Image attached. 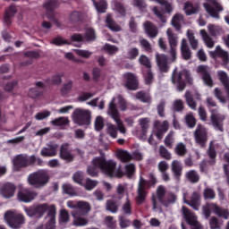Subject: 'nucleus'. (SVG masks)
Here are the masks:
<instances>
[{
  "label": "nucleus",
  "instance_id": "nucleus-60",
  "mask_svg": "<svg viewBox=\"0 0 229 229\" xmlns=\"http://www.w3.org/2000/svg\"><path fill=\"white\" fill-rule=\"evenodd\" d=\"M98 183H99V182H98L96 180L87 178L84 187H85L86 191H92V190L96 189V187H98Z\"/></svg>",
  "mask_w": 229,
  "mask_h": 229
},
{
  "label": "nucleus",
  "instance_id": "nucleus-17",
  "mask_svg": "<svg viewBox=\"0 0 229 229\" xmlns=\"http://www.w3.org/2000/svg\"><path fill=\"white\" fill-rule=\"evenodd\" d=\"M156 62L160 72H169L171 66L169 65V56L165 54H156Z\"/></svg>",
  "mask_w": 229,
  "mask_h": 229
},
{
  "label": "nucleus",
  "instance_id": "nucleus-2",
  "mask_svg": "<svg viewBox=\"0 0 229 229\" xmlns=\"http://www.w3.org/2000/svg\"><path fill=\"white\" fill-rule=\"evenodd\" d=\"M178 197L173 191H167L164 185H159L157 188L156 195H152L151 201H152V210L154 212H159V214L164 213L165 208H169L171 205H174Z\"/></svg>",
  "mask_w": 229,
  "mask_h": 229
},
{
  "label": "nucleus",
  "instance_id": "nucleus-18",
  "mask_svg": "<svg viewBox=\"0 0 229 229\" xmlns=\"http://www.w3.org/2000/svg\"><path fill=\"white\" fill-rule=\"evenodd\" d=\"M209 55L211 58L216 60V58H221L223 62V65H228L229 64V54L227 51H225L223 48H221L220 46H217L215 49V51L209 52Z\"/></svg>",
  "mask_w": 229,
  "mask_h": 229
},
{
  "label": "nucleus",
  "instance_id": "nucleus-6",
  "mask_svg": "<svg viewBox=\"0 0 229 229\" xmlns=\"http://www.w3.org/2000/svg\"><path fill=\"white\" fill-rule=\"evenodd\" d=\"M28 182L30 185L36 187L37 189L40 187H45L49 183V172L47 170L40 169L29 174Z\"/></svg>",
  "mask_w": 229,
  "mask_h": 229
},
{
  "label": "nucleus",
  "instance_id": "nucleus-9",
  "mask_svg": "<svg viewBox=\"0 0 229 229\" xmlns=\"http://www.w3.org/2000/svg\"><path fill=\"white\" fill-rule=\"evenodd\" d=\"M90 119L92 115L89 110L77 108L73 112V121L79 126H89Z\"/></svg>",
  "mask_w": 229,
  "mask_h": 229
},
{
  "label": "nucleus",
  "instance_id": "nucleus-15",
  "mask_svg": "<svg viewBox=\"0 0 229 229\" xmlns=\"http://www.w3.org/2000/svg\"><path fill=\"white\" fill-rule=\"evenodd\" d=\"M197 72L201 77L204 85L207 87H214V80L212 79V74L210 73V68L207 65L199 64L197 67Z\"/></svg>",
  "mask_w": 229,
  "mask_h": 229
},
{
  "label": "nucleus",
  "instance_id": "nucleus-27",
  "mask_svg": "<svg viewBox=\"0 0 229 229\" xmlns=\"http://www.w3.org/2000/svg\"><path fill=\"white\" fill-rule=\"evenodd\" d=\"M15 13H17V7L13 4L10 5L5 10L4 16V21L5 22V24L7 26L12 25V19H13V17H15Z\"/></svg>",
  "mask_w": 229,
  "mask_h": 229
},
{
  "label": "nucleus",
  "instance_id": "nucleus-3",
  "mask_svg": "<svg viewBox=\"0 0 229 229\" xmlns=\"http://www.w3.org/2000/svg\"><path fill=\"white\" fill-rule=\"evenodd\" d=\"M13 165L14 171L19 172L21 169L33 165L42 167L44 166V160L40 157H37L35 155L29 156L28 154H19L14 157Z\"/></svg>",
  "mask_w": 229,
  "mask_h": 229
},
{
  "label": "nucleus",
  "instance_id": "nucleus-64",
  "mask_svg": "<svg viewBox=\"0 0 229 229\" xmlns=\"http://www.w3.org/2000/svg\"><path fill=\"white\" fill-rule=\"evenodd\" d=\"M139 56V48L131 47L127 50V58L129 60H135Z\"/></svg>",
  "mask_w": 229,
  "mask_h": 229
},
{
  "label": "nucleus",
  "instance_id": "nucleus-35",
  "mask_svg": "<svg viewBox=\"0 0 229 229\" xmlns=\"http://www.w3.org/2000/svg\"><path fill=\"white\" fill-rule=\"evenodd\" d=\"M216 208H217V205L214 203H207L205 206H203L202 210L206 219H208V217H210V215L212 214V212L216 214Z\"/></svg>",
  "mask_w": 229,
  "mask_h": 229
},
{
  "label": "nucleus",
  "instance_id": "nucleus-10",
  "mask_svg": "<svg viewBox=\"0 0 229 229\" xmlns=\"http://www.w3.org/2000/svg\"><path fill=\"white\" fill-rule=\"evenodd\" d=\"M161 6H163V9L158 8L157 6L153 7V13L159 19V21L163 23L167 22V18H165V13H168V15H171L173 13V5L169 4L168 1H157Z\"/></svg>",
  "mask_w": 229,
  "mask_h": 229
},
{
  "label": "nucleus",
  "instance_id": "nucleus-55",
  "mask_svg": "<svg viewBox=\"0 0 229 229\" xmlns=\"http://www.w3.org/2000/svg\"><path fill=\"white\" fill-rule=\"evenodd\" d=\"M215 214L216 216H217L218 217H222L223 219H229V210L222 208L217 205L216 208Z\"/></svg>",
  "mask_w": 229,
  "mask_h": 229
},
{
  "label": "nucleus",
  "instance_id": "nucleus-23",
  "mask_svg": "<svg viewBox=\"0 0 229 229\" xmlns=\"http://www.w3.org/2000/svg\"><path fill=\"white\" fill-rule=\"evenodd\" d=\"M90 212V204L89 202L80 200L76 202V208L72 214H80L81 216H87Z\"/></svg>",
  "mask_w": 229,
  "mask_h": 229
},
{
  "label": "nucleus",
  "instance_id": "nucleus-50",
  "mask_svg": "<svg viewBox=\"0 0 229 229\" xmlns=\"http://www.w3.org/2000/svg\"><path fill=\"white\" fill-rule=\"evenodd\" d=\"M117 157L123 163L130 162L132 158L131 154L126 150H120L117 153Z\"/></svg>",
  "mask_w": 229,
  "mask_h": 229
},
{
  "label": "nucleus",
  "instance_id": "nucleus-44",
  "mask_svg": "<svg viewBox=\"0 0 229 229\" xmlns=\"http://www.w3.org/2000/svg\"><path fill=\"white\" fill-rule=\"evenodd\" d=\"M182 21H183V15L182 14H175L172 18V25L175 28L176 31H180L182 30V24L180 23Z\"/></svg>",
  "mask_w": 229,
  "mask_h": 229
},
{
  "label": "nucleus",
  "instance_id": "nucleus-49",
  "mask_svg": "<svg viewBox=\"0 0 229 229\" xmlns=\"http://www.w3.org/2000/svg\"><path fill=\"white\" fill-rule=\"evenodd\" d=\"M84 38L86 42H94L96 40V30L92 28L86 29Z\"/></svg>",
  "mask_w": 229,
  "mask_h": 229
},
{
  "label": "nucleus",
  "instance_id": "nucleus-26",
  "mask_svg": "<svg viewBox=\"0 0 229 229\" xmlns=\"http://www.w3.org/2000/svg\"><path fill=\"white\" fill-rule=\"evenodd\" d=\"M59 157L62 160H65V162H72L74 160V156L69 150V145L64 144L60 148Z\"/></svg>",
  "mask_w": 229,
  "mask_h": 229
},
{
  "label": "nucleus",
  "instance_id": "nucleus-1",
  "mask_svg": "<svg viewBox=\"0 0 229 229\" xmlns=\"http://www.w3.org/2000/svg\"><path fill=\"white\" fill-rule=\"evenodd\" d=\"M25 212L29 217H44L47 213L46 219L48 221L46 224V229H55V225H56V206L55 204H38L30 208H26Z\"/></svg>",
  "mask_w": 229,
  "mask_h": 229
},
{
  "label": "nucleus",
  "instance_id": "nucleus-40",
  "mask_svg": "<svg viewBox=\"0 0 229 229\" xmlns=\"http://www.w3.org/2000/svg\"><path fill=\"white\" fill-rule=\"evenodd\" d=\"M200 34L202 35V38H203L207 47H209V49H212V47H214V46H215L214 39H212V38H210V36H208V34L207 33V30H201Z\"/></svg>",
  "mask_w": 229,
  "mask_h": 229
},
{
  "label": "nucleus",
  "instance_id": "nucleus-63",
  "mask_svg": "<svg viewBox=\"0 0 229 229\" xmlns=\"http://www.w3.org/2000/svg\"><path fill=\"white\" fill-rule=\"evenodd\" d=\"M139 62H140V65H143L147 69H151V61L149 60L148 57H147L146 55H141L139 57Z\"/></svg>",
  "mask_w": 229,
  "mask_h": 229
},
{
  "label": "nucleus",
  "instance_id": "nucleus-53",
  "mask_svg": "<svg viewBox=\"0 0 229 229\" xmlns=\"http://www.w3.org/2000/svg\"><path fill=\"white\" fill-rule=\"evenodd\" d=\"M187 37L191 45V49L196 50L198 49V39L194 37V33H192V30L187 31Z\"/></svg>",
  "mask_w": 229,
  "mask_h": 229
},
{
  "label": "nucleus",
  "instance_id": "nucleus-4",
  "mask_svg": "<svg viewBox=\"0 0 229 229\" xmlns=\"http://www.w3.org/2000/svg\"><path fill=\"white\" fill-rule=\"evenodd\" d=\"M92 165L98 167L106 176L114 178V175L115 174V168L117 167V162L114 161V159L106 160V157L102 156L94 157L92 160Z\"/></svg>",
  "mask_w": 229,
  "mask_h": 229
},
{
  "label": "nucleus",
  "instance_id": "nucleus-41",
  "mask_svg": "<svg viewBox=\"0 0 229 229\" xmlns=\"http://www.w3.org/2000/svg\"><path fill=\"white\" fill-rule=\"evenodd\" d=\"M93 3L98 13H105L106 12V8H108L106 1H94Z\"/></svg>",
  "mask_w": 229,
  "mask_h": 229
},
{
  "label": "nucleus",
  "instance_id": "nucleus-37",
  "mask_svg": "<svg viewBox=\"0 0 229 229\" xmlns=\"http://www.w3.org/2000/svg\"><path fill=\"white\" fill-rule=\"evenodd\" d=\"M106 24L111 31H121V27L115 23V21L112 18V14H108L106 16Z\"/></svg>",
  "mask_w": 229,
  "mask_h": 229
},
{
  "label": "nucleus",
  "instance_id": "nucleus-16",
  "mask_svg": "<svg viewBox=\"0 0 229 229\" xmlns=\"http://www.w3.org/2000/svg\"><path fill=\"white\" fill-rule=\"evenodd\" d=\"M204 8L213 19H219V12H223V5L217 1H212L211 4L204 3Z\"/></svg>",
  "mask_w": 229,
  "mask_h": 229
},
{
  "label": "nucleus",
  "instance_id": "nucleus-43",
  "mask_svg": "<svg viewBox=\"0 0 229 229\" xmlns=\"http://www.w3.org/2000/svg\"><path fill=\"white\" fill-rule=\"evenodd\" d=\"M174 153L177 157H185L187 155V147L182 142H180L175 146Z\"/></svg>",
  "mask_w": 229,
  "mask_h": 229
},
{
  "label": "nucleus",
  "instance_id": "nucleus-22",
  "mask_svg": "<svg viewBox=\"0 0 229 229\" xmlns=\"http://www.w3.org/2000/svg\"><path fill=\"white\" fill-rule=\"evenodd\" d=\"M18 199L22 201L23 203H30L35 199L37 193L35 191H31L28 189H22L18 192Z\"/></svg>",
  "mask_w": 229,
  "mask_h": 229
},
{
  "label": "nucleus",
  "instance_id": "nucleus-7",
  "mask_svg": "<svg viewBox=\"0 0 229 229\" xmlns=\"http://www.w3.org/2000/svg\"><path fill=\"white\" fill-rule=\"evenodd\" d=\"M183 76L187 83L192 85V77H191V73H189V72H177L175 68L172 73V83L174 85H177V90H179V92H182V90H185V87H187V84L183 80Z\"/></svg>",
  "mask_w": 229,
  "mask_h": 229
},
{
  "label": "nucleus",
  "instance_id": "nucleus-5",
  "mask_svg": "<svg viewBox=\"0 0 229 229\" xmlns=\"http://www.w3.org/2000/svg\"><path fill=\"white\" fill-rule=\"evenodd\" d=\"M157 184V178L153 174H150L149 175V181H147L142 176L140 178V182L138 184V191H137V197H136V202L138 205H143L144 201H146V199L148 198V191H146V188L149 189L151 185Z\"/></svg>",
  "mask_w": 229,
  "mask_h": 229
},
{
  "label": "nucleus",
  "instance_id": "nucleus-8",
  "mask_svg": "<svg viewBox=\"0 0 229 229\" xmlns=\"http://www.w3.org/2000/svg\"><path fill=\"white\" fill-rule=\"evenodd\" d=\"M107 114L114 119V123H116L120 133H126V128L124 127L123 121H121V114L115 105V98H113L109 103Z\"/></svg>",
  "mask_w": 229,
  "mask_h": 229
},
{
  "label": "nucleus",
  "instance_id": "nucleus-36",
  "mask_svg": "<svg viewBox=\"0 0 229 229\" xmlns=\"http://www.w3.org/2000/svg\"><path fill=\"white\" fill-rule=\"evenodd\" d=\"M136 99H139L141 103H151V95L149 92L140 90L136 93Z\"/></svg>",
  "mask_w": 229,
  "mask_h": 229
},
{
  "label": "nucleus",
  "instance_id": "nucleus-31",
  "mask_svg": "<svg viewBox=\"0 0 229 229\" xmlns=\"http://www.w3.org/2000/svg\"><path fill=\"white\" fill-rule=\"evenodd\" d=\"M218 80L222 83L226 94L227 98H229V78L228 73L225 71H218L217 72Z\"/></svg>",
  "mask_w": 229,
  "mask_h": 229
},
{
  "label": "nucleus",
  "instance_id": "nucleus-21",
  "mask_svg": "<svg viewBox=\"0 0 229 229\" xmlns=\"http://www.w3.org/2000/svg\"><path fill=\"white\" fill-rule=\"evenodd\" d=\"M17 187L12 182H6L0 188V194L3 198H13Z\"/></svg>",
  "mask_w": 229,
  "mask_h": 229
},
{
  "label": "nucleus",
  "instance_id": "nucleus-45",
  "mask_svg": "<svg viewBox=\"0 0 229 229\" xmlns=\"http://www.w3.org/2000/svg\"><path fill=\"white\" fill-rule=\"evenodd\" d=\"M24 56L26 58H30L28 61H24L23 64L24 65H30V64H32V60L33 58H39L40 54H38V52L37 51H27L24 53Z\"/></svg>",
  "mask_w": 229,
  "mask_h": 229
},
{
  "label": "nucleus",
  "instance_id": "nucleus-42",
  "mask_svg": "<svg viewBox=\"0 0 229 229\" xmlns=\"http://www.w3.org/2000/svg\"><path fill=\"white\" fill-rule=\"evenodd\" d=\"M184 121L188 128H191V129L195 128L196 123H198V121L196 120V117H194V114L192 113L187 114L184 117Z\"/></svg>",
  "mask_w": 229,
  "mask_h": 229
},
{
  "label": "nucleus",
  "instance_id": "nucleus-51",
  "mask_svg": "<svg viewBox=\"0 0 229 229\" xmlns=\"http://www.w3.org/2000/svg\"><path fill=\"white\" fill-rule=\"evenodd\" d=\"M51 124L53 126H67L69 124V118L64 116L55 118L51 122Z\"/></svg>",
  "mask_w": 229,
  "mask_h": 229
},
{
  "label": "nucleus",
  "instance_id": "nucleus-25",
  "mask_svg": "<svg viewBox=\"0 0 229 229\" xmlns=\"http://www.w3.org/2000/svg\"><path fill=\"white\" fill-rule=\"evenodd\" d=\"M44 8L47 12V17L49 21H55V10L58 8V2L49 1L44 4Z\"/></svg>",
  "mask_w": 229,
  "mask_h": 229
},
{
  "label": "nucleus",
  "instance_id": "nucleus-34",
  "mask_svg": "<svg viewBox=\"0 0 229 229\" xmlns=\"http://www.w3.org/2000/svg\"><path fill=\"white\" fill-rule=\"evenodd\" d=\"M106 208L112 214H117L119 212V202L114 199H108L106 203Z\"/></svg>",
  "mask_w": 229,
  "mask_h": 229
},
{
  "label": "nucleus",
  "instance_id": "nucleus-24",
  "mask_svg": "<svg viewBox=\"0 0 229 229\" xmlns=\"http://www.w3.org/2000/svg\"><path fill=\"white\" fill-rule=\"evenodd\" d=\"M145 33L149 37V38H157L158 36V28L153 24L151 21H145L144 24Z\"/></svg>",
  "mask_w": 229,
  "mask_h": 229
},
{
  "label": "nucleus",
  "instance_id": "nucleus-32",
  "mask_svg": "<svg viewBox=\"0 0 229 229\" xmlns=\"http://www.w3.org/2000/svg\"><path fill=\"white\" fill-rule=\"evenodd\" d=\"M72 216L73 217L74 226H87V225H89V220H87L84 217L85 215H80L78 213H72Z\"/></svg>",
  "mask_w": 229,
  "mask_h": 229
},
{
  "label": "nucleus",
  "instance_id": "nucleus-29",
  "mask_svg": "<svg viewBox=\"0 0 229 229\" xmlns=\"http://www.w3.org/2000/svg\"><path fill=\"white\" fill-rule=\"evenodd\" d=\"M171 167L174 178H175V180H180L183 172V166L182 165V162L178 160H174L172 162Z\"/></svg>",
  "mask_w": 229,
  "mask_h": 229
},
{
  "label": "nucleus",
  "instance_id": "nucleus-33",
  "mask_svg": "<svg viewBox=\"0 0 229 229\" xmlns=\"http://www.w3.org/2000/svg\"><path fill=\"white\" fill-rule=\"evenodd\" d=\"M69 21L72 22V24L83 22L85 21V13L81 12L74 11L70 14Z\"/></svg>",
  "mask_w": 229,
  "mask_h": 229
},
{
  "label": "nucleus",
  "instance_id": "nucleus-13",
  "mask_svg": "<svg viewBox=\"0 0 229 229\" xmlns=\"http://www.w3.org/2000/svg\"><path fill=\"white\" fill-rule=\"evenodd\" d=\"M210 121L212 123V126L215 128V130H218V131H224L225 129L223 126H225V120L226 119V116L223 114H220L217 112V109H210Z\"/></svg>",
  "mask_w": 229,
  "mask_h": 229
},
{
  "label": "nucleus",
  "instance_id": "nucleus-59",
  "mask_svg": "<svg viewBox=\"0 0 229 229\" xmlns=\"http://www.w3.org/2000/svg\"><path fill=\"white\" fill-rule=\"evenodd\" d=\"M184 12L186 15H192L198 12V7H195L191 2H186L184 4Z\"/></svg>",
  "mask_w": 229,
  "mask_h": 229
},
{
  "label": "nucleus",
  "instance_id": "nucleus-61",
  "mask_svg": "<svg viewBox=\"0 0 229 229\" xmlns=\"http://www.w3.org/2000/svg\"><path fill=\"white\" fill-rule=\"evenodd\" d=\"M203 197L204 199H216V191L212 188H205Z\"/></svg>",
  "mask_w": 229,
  "mask_h": 229
},
{
  "label": "nucleus",
  "instance_id": "nucleus-28",
  "mask_svg": "<svg viewBox=\"0 0 229 229\" xmlns=\"http://www.w3.org/2000/svg\"><path fill=\"white\" fill-rule=\"evenodd\" d=\"M56 149H58V145L50 143L41 149L40 155L41 157H56Z\"/></svg>",
  "mask_w": 229,
  "mask_h": 229
},
{
  "label": "nucleus",
  "instance_id": "nucleus-48",
  "mask_svg": "<svg viewBox=\"0 0 229 229\" xmlns=\"http://www.w3.org/2000/svg\"><path fill=\"white\" fill-rule=\"evenodd\" d=\"M208 30L211 37H217L218 35H221V33H223V29H221L220 26L215 24H209L208 26Z\"/></svg>",
  "mask_w": 229,
  "mask_h": 229
},
{
  "label": "nucleus",
  "instance_id": "nucleus-58",
  "mask_svg": "<svg viewBox=\"0 0 229 229\" xmlns=\"http://www.w3.org/2000/svg\"><path fill=\"white\" fill-rule=\"evenodd\" d=\"M124 169L125 176H127V178H133V175L135 174V165L128 164L125 165Z\"/></svg>",
  "mask_w": 229,
  "mask_h": 229
},
{
  "label": "nucleus",
  "instance_id": "nucleus-11",
  "mask_svg": "<svg viewBox=\"0 0 229 229\" xmlns=\"http://www.w3.org/2000/svg\"><path fill=\"white\" fill-rule=\"evenodd\" d=\"M4 219L8 225L13 229H20L24 225V216L7 211L4 214Z\"/></svg>",
  "mask_w": 229,
  "mask_h": 229
},
{
  "label": "nucleus",
  "instance_id": "nucleus-30",
  "mask_svg": "<svg viewBox=\"0 0 229 229\" xmlns=\"http://www.w3.org/2000/svg\"><path fill=\"white\" fill-rule=\"evenodd\" d=\"M181 55L183 60H191L192 58V52L187 44V39L182 38L181 43Z\"/></svg>",
  "mask_w": 229,
  "mask_h": 229
},
{
  "label": "nucleus",
  "instance_id": "nucleus-19",
  "mask_svg": "<svg viewBox=\"0 0 229 229\" xmlns=\"http://www.w3.org/2000/svg\"><path fill=\"white\" fill-rule=\"evenodd\" d=\"M125 87L128 90H137L139 89V80L137 76L131 72L124 73Z\"/></svg>",
  "mask_w": 229,
  "mask_h": 229
},
{
  "label": "nucleus",
  "instance_id": "nucleus-12",
  "mask_svg": "<svg viewBox=\"0 0 229 229\" xmlns=\"http://www.w3.org/2000/svg\"><path fill=\"white\" fill-rule=\"evenodd\" d=\"M166 34L168 37V42L170 49L168 54L170 55V62L174 64L177 60L176 56V47H178V36L173 32V29H167Z\"/></svg>",
  "mask_w": 229,
  "mask_h": 229
},
{
  "label": "nucleus",
  "instance_id": "nucleus-20",
  "mask_svg": "<svg viewBox=\"0 0 229 229\" xmlns=\"http://www.w3.org/2000/svg\"><path fill=\"white\" fill-rule=\"evenodd\" d=\"M184 203L193 208V210H199L201 205V195L199 191H193L190 199H184Z\"/></svg>",
  "mask_w": 229,
  "mask_h": 229
},
{
  "label": "nucleus",
  "instance_id": "nucleus-38",
  "mask_svg": "<svg viewBox=\"0 0 229 229\" xmlns=\"http://www.w3.org/2000/svg\"><path fill=\"white\" fill-rule=\"evenodd\" d=\"M64 74L56 73L46 80L47 85H60L62 83V78Z\"/></svg>",
  "mask_w": 229,
  "mask_h": 229
},
{
  "label": "nucleus",
  "instance_id": "nucleus-54",
  "mask_svg": "<svg viewBox=\"0 0 229 229\" xmlns=\"http://www.w3.org/2000/svg\"><path fill=\"white\" fill-rule=\"evenodd\" d=\"M139 43H140V47L146 53H151V51L153 50V48L151 47V43H149L148 39H146V38H140L139 39Z\"/></svg>",
  "mask_w": 229,
  "mask_h": 229
},
{
  "label": "nucleus",
  "instance_id": "nucleus-14",
  "mask_svg": "<svg viewBox=\"0 0 229 229\" xmlns=\"http://www.w3.org/2000/svg\"><path fill=\"white\" fill-rule=\"evenodd\" d=\"M193 137L196 144H199L201 148H205V144H207V141L208 140V132L207 131V128H205L203 124L199 123L193 132Z\"/></svg>",
  "mask_w": 229,
  "mask_h": 229
},
{
  "label": "nucleus",
  "instance_id": "nucleus-56",
  "mask_svg": "<svg viewBox=\"0 0 229 229\" xmlns=\"http://www.w3.org/2000/svg\"><path fill=\"white\" fill-rule=\"evenodd\" d=\"M208 155L210 158L208 161L209 165H216V157H217V152L216 151V148L210 146L208 150Z\"/></svg>",
  "mask_w": 229,
  "mask_h": 229
},
{
  "label": "nucleus",
  "instance_id": "nucleus-52",
  "mask_svg": "<svg viewBox=\"0 0 229 229\" xmlns=\"http://www.w3.org/2000/svg\"><path fill=\"white\" fill-rule=\"evenodd\" d=\"M165 146L168 148V149H173V146L174 144V133L170 131L165 138Z\"/></svg>",
  "mask_w": 229,
  "mask_h": 229
},
{
  "label": "nucleus",
  "instance_id": "nucleus-57",
  "mask_svg": "<svg viewBox=\"0 0 229 229\" xmlns=\"http://www.w3.org/2000/svg\"><path fill=\"white\" fill-rule=\"evenodd\" d=\"M140 125L141 126L142 135L146 136L148 129L149 128V118H141L139 120Z\"/></svg>",
  "mask_w": 229,
  "mask_h": 229
},
{
  "label": "nucleus",
  "instance_id": "nucleus-39",
  "mask_svg": "<svg viewBox=\"0 0 229 229\" xmlns=\"http://www.w3.org/2000/svg\"><path fill=\"white\" fill-rule=\"evenodd\" d=\"M185 176L191 183H198V182H199V174L196 170L188 171Z\"/></svg>",
  "mask_w": 229,
  "mask_h": 229
},
{
  "label": "nucleus",
  "instance_id": "nucleus-46",
  "mask_svg": "<svg viewBox=\"0 0 229 229\" xmlns=\"http://www.w3.org/2000/svg\"><path fill=\"white\" fill-rule=\"evenodd\" d=\"M74 85V82L72 81H68V82L63 84L60 92L61 96H67L71 93V90H72V86Z\"/></svg>",
  "mask_w": 229,
  "mask_h": 229
},
{
  "label": "nucleus",
  "instance_id": "nucleus-47",
  "mask_svg": "<svg viewBox=\"0 0 229 229\" xmlns=\"http://www.w3.org/2000/svg\"><path fill=\"white\" fill-rule=\"evenodd\" d=\"M184 98L186 99L188 106H190L191 110H196V106H198V105L196 104V101H194L192 93H191V91H186Z\"/></svg>",
  "mask_w": 229,
  "mask_h": 229
},
{
  "label": "nucleus",
  "instance_id": "nucleus-62",
  "mask_svg": "<svg viewBox=\"0 0 229 229\" xmlns=\"http://www.w3.org/2000/svg\"><path fill=\"white\" fill-rule=\"evenodd\" d=\"M185 106H183V100L176 99L173 104V111L174 112H183Z\"/></svg>",
  "mask_w": 229,
  "mask_h": 229
}]
</instances>
